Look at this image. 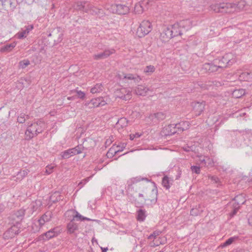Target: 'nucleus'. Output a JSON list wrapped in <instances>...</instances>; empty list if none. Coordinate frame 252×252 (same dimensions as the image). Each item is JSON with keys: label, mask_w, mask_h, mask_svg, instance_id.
Segmentation results:
<instances>
[{"label": "nucleus", "mask_w": 252, "mask_h": 252, "mask_svg": "<svg viewBox=\"0 0 252 252\" xmlns=\"http://www.w3.org/2000/svg\"><path fill=\"white\" fill-rule=\"evenodd\" d=\"M145 179V178L137 177L128 180L126 187L127 192L128 193H132L134 191V189L136 187V184L140 181Z\"/></svg>", "instance_id": "nucleus-10"}, {"label": "nucleus", "mask_w": 252, "mask_h": 252, "mask_svg": "<svg viewBox=\"0 0 252 252\" xmlns=\"http://www.w3.org/2000/svg\"><path fill=\"white\" fill-rule=\"evenodd\" d=\"M117 76L120 80H129L133 81L134 83H138L141 80V78L140 76L136 74H126L123 72L118 73Z\"/></svg>", "instance_id": "nucleus-8"}, {"label": "nucleus", "mask_w": 252, "mask_h": 252, "mask_svg": "<svg viewBox=\"0 0 252 252\" xmlns=\"http://www.w3.org/2000/svg\"><path fill=\"white\" fill-rule=\"evenodd\" d=\"M155 68L153 65H148L144 69V72L146 73H152L155 71Z\"/></svg>", "instance_id": "nucleus-46"}, {"label": "nucleus", "mask_w": 252, "mask_h": 252, "mask_svg": "<svg viewBox=\"0 0 252 252\" xmlns=\"http://www.w3.org/2000/svg\"><path fill=\"white\" fill-rule=\"evenodd\" d=\"M245 93V90L243 89H239L234 90L232 93V95L233 97L238 98L244 95Z\"/></svg>", "instance_id": "nucleus-29"}, {"label": "nucleus", "mask_w": 252, "mask_h": 252, "mask_svg": "<svg viewBox=\"0 0 252 252\" xmlns=\"http://www.w3.org/2000/svg\"><path fill=\"white\" fill-rule=\"evenodd\" d=\"M109 11L113 13H116L118 14H126L129 11L128 6L125 4H107L105 6Z\"/></svg>", "instance_id": "nucleus-2"}, {"label": "nucleus", "mask_w": 252, "mask_h": 252, "mask_svg": "<svg viewBox=\"0 0 252 252\" xmlns=\"http://www.w3.org/2000/svg\"><path fill=\"white\" fill-rule=\"evenodd\" d=\"M101 250H102V252H106L108 250V248L101 247Z\"/></svg>", "instance_id": "nucleus-61"}, {"label": "nucleus", "mask_w": 252, "mask_h": 252, "mask_svg": "<svg viewBox=\"0 0 252 252\" xmlns=\"http://www.w3.org/2000/svg\"><path fill=\"white\" fill-rule=\"evenodd\" d=\"M42 129L37 128L36 127H27L25 131V136L27 139H30L38 133H39Z\"/></svg>", "instance_id": "nucleus-15"}, {"label": "nucleus", "mask_w": 252, "mask_h": 252, "mask_svg": "<svg viewBox=\"0 0 252 252\" xmlns=\"http://www.w3.org/2000/svg\"><path fill=\"white\" fill-rule=\"evenodd\" d=\"M48 36H53L54 41L56 43H59L63 39V34L60 32V29L57 28L50 33Z\"/></svg>", "instance_id": "nucleus-21"}, {"label": "nucleus", "mask_w": 252, "mask_h": 252, "mask_svg": "<svg viewBox=\"0 0 252 252\" xmlns=\"http://www.w3.org/2000/svg\"><path fill=\"white\" fill-rule=\"evenodd\" d=\"M30 63V61L28 60H24L20 61L19 63V66L22 68H26Z\"/></svg>", "instance_id": "nucleus-42"}, {"label": "nucleus", "mask_w": 252, "mask_h": 252, "mask_svg": "<svg viewBox=\"0 0 252 252\" xmlns=\"http://www.w3.org/2000/svg\"><path fill=\"white\" fill-rule=\"evenodd\" d=\"M42 205L41 201L40 200H36L32 202L30 207L26 209L28 212V217H30L32 213L39 209Z\"/></svg>", "instance_id": "nucleus-16"}, {"label": "nucleus", "mask_w": 252, "mask_h": 252, "mask_svg": "<svg viewBox=\"0 0 252 252\" xmlns=\"http://www.w3.org/2000/svg\"><path fill=\"white\" fill-rule=\"evenodd\" d=\"M73 96H69V97H68L67 98L68 100H72L73 99Z\"/></svg>", "instance_id": "nucleus-64"}, {"label": "nucleus", "mask_w": 252, "mask_h": 252, "mask_svg": "<svg viewBox=\"0 0 252 252\" xmlns=\"http://www.w3.org/2000/svg\"><path fill=\"white\" fill-rule=\"evenodd\" d=\"M92 177V176H91L89 177H87L83 180H82L80 183L78 184V187L80 189L82 188L87 183H88Z\"/></svg>", "instance_id": "nucleus-43"}, {"label": "nucleus", "mask_w": 252, "mask_h": 252, "mask_svg": "<svg viewBox=\"0 0 252 252\" xmlns=\"http://www.w3.org/2000/svg\"><path fill=\"white\" fill-rule=\"evenodd\" d=\"M54 168V166L52 165H48L46 167L45 172L47 174H50L53 172V169Z\"/></svg>", "instance_id": "nucleus-48"}, {"label": "nucleus", "mask_w": 252, "mask_h": 252, "mask_svg": "<svg viewBox=\"0 0 252 252\" xmlns=\"http://www.w3.org/2000/svg\"><path fill=\"white\" fill-rule=\"evenodd\" d=\"M94 242L97 243V240L95 239L94 238H93V239H92V242L94 243Z\"/></svg>", "instance_id": "nucleus-63"}, {"label": "nucleus", "mask_w": 252, "mask_h": 252, "mask_svg": "<svg viewBox=\"0 0 252 252\" xmlns=\"http://www.w3.org/2000/svg\"><path fill=\"white\" fill-rule=\"evenodd\" d=\"M126 143H122L117 146H115V147L116 149H117V150H120V152H121L126 148Z\"/></svg>", "instance_id": "nucleus-50"}, {"label": "nucleus", "mask_w": 252, "mask_h": 252, "mask_svg": "<svg viewBox=\"0 0 252 252\" xmlns=\"http://www.w3.org/2000/svg\"><path fill=\"white\" fill-rule=\"evenodd\" d=\"M41 218L44 220L46 222H48L51 220L52 218V213L50 212H47L43 215H42Z\"/></svg>", "instance_id": "nucleus-40"}, {"label": "nucleus", "mask_w": 252, "mask_h": 252, "mask_svg": "<svg viewBox=\"0 0 252 252\" xmlns=\"http://www.w3.org/2000/svg\"><path fill=\"white\" fill-rule=\"evenodd\" d=\"M83 11L86 13H90L92 14H96L101 16L103 14V10L94 7L91 3L88 1H84Z\"/></svg>", "instance_id": "nucleus-6"}, {"label": "nucleus", "mask_w": 252, "mask_h": 252, "mask_svg": "<svg viewBox=\"0 0 252 252\" xmlns=\"http://www.w3.org/2000/svg\"><path fill=\"white\" fill-rule=\"evenodd\" d=\"M93 103L96 107H98L104 106L106 104V103L104 101L103 97H98L94 100Z\"/></svg>", "instance_id": "nucleus-33"}, {"label": "nucleus", "mask_w": 252, "mask_h": 252, "mask_svg": "<svg viewBox=\"0 0 252 252\" xmlns=\"http://www.w3.org/2000/svg\"><path fill=\"white\" fill-rule=\"evenodd\" d=\"M161 233V231L159 230H156L153 232V233L151 234L148 236V239L150 240H152L155 239Z\"/></svg>", "instance_id": "nucleus-44"}, {"label": "nucleus", "mask_w": 252, "mask_h": 252, "mask_svg": "<svg viewBox=\"0 0 252 252\" xmlns=\"http://www.w3.org/2000/svg\"><path fill=\"white\" fill-rule=\"evenodd\" d=\"M16 45V43L15 42L10 44H7L4 46L3 50L6 51H10L15 47Z\"/></svg>", "instance_id": "nucleus-41"}, {"label": "nucleus", "mask_w": 252, "mask_h": 252, "mask_svg": "<svg viewBox=\"0 0 252 252\" xmlns=\"http://www.w3.org/2000/svg\"><path fill=\"white\" fill-rule=\"evenodd\" d=\"M62 199V196L60 195V192L58 191H56L52 193L50 197V200L53 203H55Z\"/></svg>", "instance_id": "nucleus-30"}, {"label": "nucleus", "mask_w": 252, "mask_h": 252, "mask_svg": "<svg viewBox=\"0 0 252 252\" xmlns=\"http://www.w3.org/2000/svg\"><path fill=\"white\" fill-rule=\"evenodd\" d=\"M120 150H117L115 146L113 145L107 153L106 156L108 158H112L115 156L117 153L120 152Z\"/></svg>", "instance_id": "nucleus-32"}, {"label": "nucleus", "mask_w": 252, "mask_h": 252, "mask_svg": "<svg viewBox=\"0 0 252 252\" xmlns=\"http://www.w3.org/2000/svg\"><path fill=\"white\" fill-rule=\"evenodd\" d=\"M38 222L39 225L40 227H42L44 224V223L46 222V221H44V220H43L41 217L38 220Z\"/></svg>", "instance_id": "nucleus-55"}, {"label": "nucleus", "mask_w": 252, "mask_h": 252, "mask_svg": "<svg viewBox=\"0 0 252 252\" xmlns=\"http://www.w3.org/2000/svg\"><path fill=\"white\" fill-rule=\"evenodd\" d=\"M246 202V199L242 194H239L235 196L233 200V211L232 212V215H235L238 210L240 207L241 205L243 204Z\"/></svg>", "instance_id": "nucleus-9"}, {"label": "nucleus", "mask_w": 252, "mask_h": 252, "mask_svg": "<svg viewBox=\"0 0 252 252\" xmlns=\"http://www.w3.org/2000/svg\"><path fill=\"white\" fill-rule=\"evenodd\" d=\"M112 140L111 139H108L105 141V144L106 145V147L109 146L111 143H112Z\"/></svg>", "instance_id": "nucleus-56"}, {"label": "nucleus", "mask_w": 252, "mask_h": 252, "mask_svg": "<svg viewBox=\"0 0 252 252\" xmlns=\"http://www.w3.org/2000/svg\"><path fill=\"white\" fill-rule=\"evenodd\" d=\"M73 220H71L67 225V232L68 234H72L78 229V225Z\"/></svg>", "instance_id": "nucleus-25"}, {"label": "nucleus", "mask_w": 252, "mask_h": 252, "mask_svg": "<svg viewBox=\"0 0 252 252\" xmlns=\"http://www.w3.org/2000/svg\"><path fill=\"white\" fill-rule=\"evenodd\" d=\"M114 53V49H111L105 50L102 53L94 54L93 56V58L94 60H96L104 59L109 57L110 55L113 54Z\"/></svg>", "instance_id": "nucleus-18"}, {"label": "nucleus", "mask_w": 252, "mask_h": 252, "mask_svg": "<svg viewBox=\"0 0 252 252\" xmlns=\"http://www.w3.org/2000/svg\"><path fill=\"white\" fill-rule=\"evenodd\" d=\"M249 80L250 81H252V71H250V72H249Z\"/></svg>", "instance_id": "nucleus-58"}, {"label": "nucleus", "mask_w": 252, "mask_h": 252, "mask_svg": "<svg viewBox=\"0 0 252 252\" xmlns=\"http://www.w3.org/2000/svg\"><path fill=\"white\" fill-rule=\"evenodd\" d=\"M17 6L14 0H0V6L5 10L14 11Z\"/></svg>", "instance_id": "nucleus-14"}, {"label": "nucleus", "mask_w": 252, "mask_h": 252, "mask_svg": "<svg viewBox=\"0 0 252 252\" xmlns=\"http://www.w3.org/2000/svg\"><path fill=\"white\" fill-rule=\"evenodd\" d=\"M17 121L20 124H22V123H24V122L25 121V116L21 115L20 117H18V118L17 119Z\"/></svg>", "instance_id": "nucleus-54"}, {"label": "nucleus", "mask_w": 252, "mask_h": 252, "mask_svg": "<svg viewBox=\"0 0 252 252\" xmlns=\"http://www.w3.org/2000/svg\"><path fill=\"white\" fill-rule=\"evenodd\" d=\"M141 135V134L139 133L131 134L130 135V139L133 140L134 138H139Z\"/></svg>", "instance_id": "nucleus-53"}, {"label": "nucleus", "mask_w": 252, "mask_h": 252, "mask_svg": "<svg viewBox=\"0 0 252 252\" xmlns=\"http://www.w3.org/2000/svg\"><path fill=\"white\" fill-rule=\"evenodd\" d=\"M173 37L181 35L183 33V30H181L177 23L169 27Z\"/></svg>", "instance_id": "nucleus-20"}, {"label": "nucleus", "mask_w": 252, "mask_h": 252, "mask_svg": "<svg viewBox=\"0 0 252 252\" xmlns=\"http://www.w3.org/2000/svg\"><path fill=\"white\" fill-rule=\"evenodd\" d=\"M202 212V210L200 211L198 210L197 208H193L190 210V213L192 216H198L200 214L201 212Z\"/></svg>", "instance_id": "nucleus-47"}, {"label": "nucleus", "mask_w": 252, "mask_h": 252, "mask_svg": "<svg viewBox=\"0 0 252 252\" xmlns=\"http://www.w3.org/2000/svg\"><path fill=\"white\" fill-rule=\"evenodd\" d=\"M61 233V230L58 227H54L45 233L42 237H46V240H49L54 237L58 236Z\"/></svg>", "instance_id": "nucleus-19"}, {"label": "nucleus", "mask_w": 252, "mask_h": 252, "mask_svg": "<svg viewBox=\"0 0 252 252\" xmlns=\"http://www.w3.org/2000/svg\"><path fill=\"white\" fill-rule=\"evenodd\" d=\"M116 125L119 126H127L128 125V121L125 118H121L119 119L116 123Z\"/></svg>", "instance_id": "nucleus-38"}, {"label": "nucleus", "mask_w": 252, "mask_h": 252, "mask_svg": "<svg viewBox=\"0 0 252 252\" xmlns=\"http://www.w3.org/2000/svg\"><path fill=\"white\" fill-rule=\"evenodd\" d=\"M162 186L166 188V189H169L170 188V186L169 184V180L167 176H164L162 178Z\"/></svg>", "instance_id": "nucleus-39"}, {"label": "nucleus", "mask_w": 252, "mask_h": 252, "mask_svg": "<svg viewBox=\"0 0 252 252\" xmlns=\"http://www.w3.org/2000/svg\"><path fill=\"white\" fill-rule=\"evenodd\" d=\"M238 239V237L234 236L229 238L224 243L221 245L222 248L225 247L227 246L231 245L235 240Z\"/></svg>", "instance_id": "nucleus-35"}, {"label": "nucleus", "mask_w": 252, "mask_h": 252, "mask_svg": "<svg viewBox=\"0 0 252 252\" xmlns=\"http://www.w3.org/2000/svg\"><path fill=\"white\" fill-rule=\"evenodd\" d=\"M173 37L169 27L164 26L161 29L159 38L163 42H166Z\"/></svg>", "instance_id": "nucleus-12"}, {"label": "nucleus", "mask_w": 252, "mask_h": 252, "mask_svg": "<svg viewBox=\"0 0 252 252\" xmlns=\"http://www.w3.org/2000/svg\"><path fill=\"white\" fill-rule=\"evenodd\" d=\"M78 97L81 99H84L85 96V94L84 92L81 91H76Z\"/></svg>", "instance_id": "nucleus-52"}, {"label": "nucleus", "mask_w": 252, "mask_h": 252, "mask_svg": "<svg viewBox=\"0 0 252 252\" xmlns=\"http://www.w3.org/2000/svg\"><path fill=\"white\" fill-rule=\"evenodd\" d=\"M33 26L32 25H29L27 26H25V29L23 30L22 32L18 33L19 38H22L25 37L27 36V35L29 33V32L33 29Z\"/></svg>", "instance_id": "nucleus-26"}, {"label": "nucleus", "mask_w": 252, "mask_h": 252, "mask_svg": "<svg viewBox=\"0 0 252 252\" xmlns=\"http://www.w3.org/2000/svg\"><path fill=\"white\" fill-rule=\"evenodd\" d=\"M81 153V148L79 146H77L63 151L61 153V157L62 158L67 159L73 155L79 154Z\"/></svg>", "instance_id": "nucleus-11"}, {"label": "nucleus", "mask_w": 252, "mask_h": 252, "mask_svg": "<svg viewBox=\"0 0 252 252\" xmlns=\"http://www.w3.org/2000/svg\"><path fill=\"white\" fill-rule=\"evenodd\" d=\"M28 174V171L26 170H24L22 171H21L18 172L17 174V176H18V178H19V177H21V178H23L25 176H26Z\"/></svg>", "instance_id": "nucleus-49"}, {"label": "nucleus", "mask_w": 252, "mask_h": 252, "mask_svg": "<svg viewBox=\"0 0 252 252\" xmlns=\"http://www.w3.org/2000/svg\"><path fill=\"white\" fill-rule=\"evenodd\" d=\"M216 161L214 156H212L211 158L206 156V165H207V166L210 167L214 166Z\"/></svg>", "instance_id": "nucleus-31"}, {"label": "nucleus", "mask_w": 252, "mask_h": 252, "mask_svg": "<svg viewBox=\"0 0 252 252\" xmlns=\"http://www.w3.org/2000/svg\"><path fill=\"white\" fill-rule=\"evenodd\" d=\"M219 65L218 60L215 59L210 63H206V70H208L210 72L219 71V70L221 69V68Z\"/></svg>", "instance_id": "nucleus-17"}, {"label": "nucleus", "mask_w": 252, "mask_h": 252, "mask_svg": "<svg viewBox=\"0 0 252 252\" xmlns=\"http://www.w3.org/2000/svg\"><path fill=\"white\" fill-rule=\"evenodd\" d=\"M249 72H243L240 75V78L241 80H244L246 81H250L249 78Z\"/></svg>", "instance_id": "nucleus-45"}, {"label": "nucleus", "mask_w": 252, "mask_h": 252, "mask_svg": "<svg viewBox=\"0 0 252 252\" xmlns=\"http://www.w3.org/2000/svg\"><path fill=\"white\" fill-rule=\"evenodd\" d=\"M149 90V89L148 88L142 85H138L134 89L135 93L137 95L142 96L146 95L147 93Z\"/></svg>", "instance_id": "nucleus-24"}, {"label": "nucleus", "mask_w": 252, "mask_h": 252, "mask_svg": "<svg viewBox=\"0 0 252 252\" xmlns=\"http://www.w3.org/2000/svg\"><path fill=\"white\" fill-rule=\"evenodd\" d=\"M246 114V113L245 112H243V113H240L239 114V115L242 117L243 116H244Z\"/></svg>", "instance_id": "nucleus-62"}, {"label": "nucleus", "mask_w": 252, "mask_h": 252, "mask_svg": "<svg viewBox=\"0 0 252 252\" xmlns=\"http://www.w3.org/2000/svg\"><path fill=\"white\" fill-rule=\"evenodd\" d=\"M176 128L177 127H164L163 133L166 136L172 135L177 132Z\"/></svg>", "instance_id": "nucleus-28"}, {"label": "nucleus", "mask_w": 252, "mask_h": 252, "mask_svg": "<svg viewBox=\"0 0 252 252\" xmlns=\"http://www.w3.org/2000/svg\"><path fill=\"white\" fill-rule=\"evenodd\" d=\"M84 1H77L73 5V8L77 10H80L83 11Z\"/></svg>", "instance_id": "nucleus-37"}, {"label": "nucleus", "mask_w": 252, "mask_h": 252, "mask_svg": "<svg viewBox=\"0 0 252 252\" xmlns=\"http://www.w3.org/2000/svg\"><path fill=\"white\" fill-rule=\"evenodd\" d=\"M178 23L181 30H183V32L188 31L191 27V22L188 19L180 21Z\"/></svg>", "instance_id": "nucleus-22"}, {"label": "nucleus", "mask_w": 252, "mask_h": 252, "mask_svg": "<svg viewBox=\"0 0 252 252\" xmlns=\"http://www.w3.org/2000/svg\"><path fill=\"white\" fill-rule=\"evenodd\" d=\"M75 212H76V215L73 217L72 220H74L75 218H76L77 220H81V221H83L85 220H91L89 218L83 217V216L80 215L78 212L75 211Z\"/></svg>", "instance_id": "nucleus-36"}, {"label": "nucleus", "mask_w": 252, "mask_h": 252, "mask_svg": "<svg viewBox=\"0 0 252 252\" xmlns=\"http://www.w3.org/2000/svg\"><path fill=\"white\" fill-rule=\"evenodd\" d=\"M248 221L250 225L252 226V216L249 218Z\"/></svg>", "instance_id": "nucleus-60"}, {"label": "nucleus", "mask_w": 252, "mask_h": 252, "mask_svg": "<svg viewBox=\"0 0 252 252\" xmlns=\"http://www.w3.org/2000/svg\"><path fill=\"white\" fill-rule=\"evenodd\" d=\"M13 225L6 231L3 236L5 239H10L15 237L20 231V226L16 225L14 222H11Z\"/></svg>", "instance_id": "nucleus-7"}, {"label": "nucleus", "mask_w": 252, "mask_h": 252, "mask_svg": "<svg viewBox=\"0 0 252 252\" xmlns=\"http://www.w3.org/2000/svg\"><path fill=\"white\" fill-rule=\"evenodd\" d=\"M211 180L214 181L216 183H217L218 181V178L215 176L211 177Z\"/></svg>", "instance_id": "nucleus-59"}, {"label": "nucleus", "mask_w": 252, "mask_h": 252, "mask_svg": "<svg viewBox=\"0 0 252 252\" xmlns=\"http://www.w3.org/2000/svg\"><path fill=\"white\" fill-rule=\"evenodd\" d=\"M150 118L154 123H157L158 121L162 120L165 118L164 114L162 112H158L157 113L151 115Z\"/></svg>", "instance_id": "nucleus-27"}, {"label": "nucleus", "mask_w": 252, "mask_h": 252, "mask_svg": "<svg viewBox=\"0 0 252 252\" xmlns=\"http://www.w3.org/2000/svg\"><path fill=\"white\" fill-rule=\"evenodd\" d=\"M103 87L100 84H96L94 87L91 89V92L92 94L99 93L102 91Z\"/></svg>", "instance_id": "nucleus-34"}, {"label": "nucleus", "mask_w": 252, "mask_h": 252, "mask_svg": "<svg viewBox=\"0 0 252 252\" xmlns=\"http://www.w3.org/2000/svg\"><path fill=\"white\" fill-rule=\"evenodd\" d=\"M147 216V213L145 209L140 208L136 211V219L140 222L144 221Z\"/></svg>", "instance_id": "nucleus-23"}, {"label": "nucleus", "mask_w": 252, "mask_h": 252, "mask_svg": "<svg viewBox=\"0 0 252 252\" xmlns=\"http://www.w3.org/2000/svg\"><path fill=\"white\" fill-rule=\"evenodd\" d=\"M191 170L193 173H195L196 174H199L200 171V167L197 166H192L191 167Z\"/></svg>", "instance_id": "nucleus-51"}, {"label": "nucleus", "mask_w": 252, "mask_h": 252, "mask_svg": "<svg viewBox=\"0 0 252 252\" xmlns=\"http://www.w3.org/2000/svg\"><path fill=\"white\" fill-rule=\"evenodd\" d=\"M218 62L221 69L231 65L236 62V59L234 55L230 53H227L221 58H217Z\"/></svg>", "instance_id": "nucleus-3"}, {"label": "nucleus", "mask_w": 252, "mask_h": 252, "mask_svg": "<svg viewBox=\"0 0 252 252\" xmlns=\"http://www.w3.org/2000/svg\"><path fill=\"white\" fill-rule=\"evenodd\" d=\"M118 97L123 100H127L131 98V90L130 88H121L117 92Z\"/></svg>", "instance_id": "nucleus-13"}, {"label": "nucleus", "mask_w": 252, "mask_h": 252, "mask_svg": "<svg viewBox=\"0 0 252 252\" xmlns=\"http://www.w3.org/2000/svg\"><path fill=\"white\" fill-rule=\"evenodd\" d=\"M28 212L26 209L22 208L19 210L14 212L10 217V220L12 221L16 225H20V222L23 219L24 215H27L28 216Z\"/></svg>", "instance_id": "nucleus-5"}, {"label": "nucleus", "mask_w": 252, "mask_h": 252, "mask_svg": "<svg viewBox=\"0 0 252 252\" xmlns=\"http://www.w3.org/2000/svg\"><path fill=\"white\" fill-rule=\"evenodd\" d=\"M152 29L151 23L148 20L143 21L136 31V35L140 38L148 34Z\"/></svg>", "instance_id": "nucleus-4"}, {"label": "nucleus", "mask_w": 252, "mask_h": 252, "mask_svg": "<svg viewBox=\"0 0 252 252\" xmlns=\"http://www.w3.org/2000/svg\"><path fill=\"white\" fill-rule=\"evenodd\" d=\"M208 143H209V144L208 145V148L210 151L212 148V145L210 143V141H206V145H208Z\"/></svg>", "instance_id": "nucleus-57"}, {"label": "nucleus", "mask_w": 252, "mask_h": 252, "mask_svg": "<svg viewBox=\"0 0 252 252\" xmlns=\"http://www.w3.org/2000/svg\"><path fill=\"white\" fill-rule=\"evenodd\" d=\"M246 2L242 0L237 4L232 3H220L211 5L210 9L217 13H232L245 8Z\"/></svg>", "instance_id": "nucleus-1"}]
</instances>
